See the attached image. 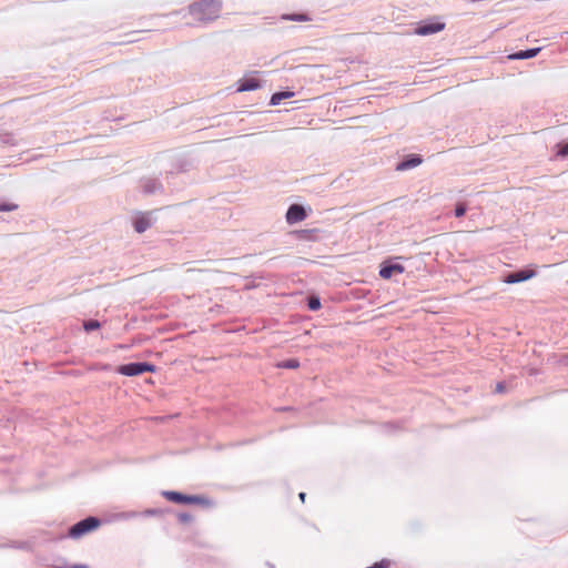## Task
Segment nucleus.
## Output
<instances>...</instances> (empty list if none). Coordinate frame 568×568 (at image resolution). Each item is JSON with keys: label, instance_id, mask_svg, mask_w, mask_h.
I'll list each match as a JSON object with an SVG mask.
<instances>
[{"label": "nucleus", "instance_id": "dca6fc26", "mask_svg": "<svg viewBox=\"0 0 568 568\" xmlns=\"http://www.w3.org/2000/svg\"><path fill=\"white\" fill-rule=\"evenodd\" d=\"M298 366H300V362L294 358L284 361L278 364V367L288 368V369H294V368H297Z\"/></svg>", "mask_w": 568, "mask_h": 568}, {"label": "nucleus", "instance_id": "2eb2a0df", "mask_svg": "<svg viewBox=\"0 0 568 568\" xmlns=\"http://www.w3.org/2000/svg\"><path fill=\"white\" fill-rule=\"evenodd\" d=\"M282 18L284 20L298 21V22L311 21V17L308 14H306V13L284 14Z\"/></svg>", "mask_w": 568, "mask_h": 568}, {"label": "nucleus", "instance_id": "4be33fe9", "mask_svg": "<svg viewBox=\"0 0 568 568\" xmlns=\"http://www.w3.org/2000/svg\"><path fill=\"white\" fill-rule=\"evenodd\" d=\"M1 140L3 143H10V144H14V139H13V135L11 133H4L1 135Z\"/></svg>", "mask_w": 568, "mask_h": 568}, {"label": "nucleus", "instance_id": "393cba45", "mask_svg": "<svg viewBox=\"0 0 568 568\" xmlns=\"http://www.w3.org/2000/svg\"><path fill=\"white\" fill-rule=\"evenodd\" d=\"M505 387H506V386H505V384H504V383H498V384L496 385V392H497V393H503V392H505Z\"/></svg>", "mask_w": 568, "mask_h": 568}, {"label": "nucleus", "instance_id": "1a4fd4ad", "mask_svg": "<svg viewBox=\"0 0 568 568\" xmlns=\"http://www.w3.org/2000/svg\"><path fill=\"white\" fill-rule=\"evenodd\" d=\"M141 187L143 193L149 195L162 191V184L156 179L151 178L143 179Z\"/></svg>", "mask_w": 568, "mask_h": 568}, {"label": "nucleus", "instance_id": "0eeeda50", "mask_svg": "<svg viewBox=\"0 0 568 568\" xmlns=\"http://www.w3.org/2000/svg\"><path fill=\"white\" fill-rule=\"evenodd\" d=\"M307 214L300 204H292L286 212V221L288 224H295L306 219Z\"/></svg>", "mask_w": 568, "mask_h": 568}, {"label": "nucleus", "instance_id": "9b49d317", "mask_svg": "<svg viewBox=\"0 0 568 568\" xmlns=\"http://www.w3.org/2000/svg\"><path fill=\"white\" fill-rule=\"evenodd\" d=\"M260 87H261V84L256 79H254V78L244 79L240 82L237 92L253 91V90L258 89Z\"/></svg>", "mask_w": 568, "mask_h": 568}, {"label": "nucleus", "instance_id": "aec40b11", "mask_svg": "<svg viewBox=\"0 0 568 568\" xmlns=\"http://www.w3.org/2000/svg\"><path fill=\"white\" fill-rule=\"evenodd\" d=\"M178 519L182 524H187V523H191L193 520V517L190 514H187V513H180L178 515Z\"/></svg>", "mask_w": 568, "mask_h": 568}, {"label": "nucleus", "instance_id": "b1692460", "mask_svg": "<svg viewBox=\"0 0 568 568\" xmlns=\"http://www.w3.org/2000/svg\"><path fill=\"white\" fill-rule=\"evenodd\" d=\"M18 207L16 204H0V212L13 211Z\"/></svg>", "mask_w": 568, "mask_h": 568}, {"label": "nucleus", "instance_id": "20e7f679", "mask_svg": "<svg viewBox=\"0 0 568 568\" xmlns=\"http://www.w3.org/2000/svg\"><path fill=\"white\" fill-rule=\"evenodd\" d=\"M155 366L145 362H136L121 365L118 372L125 376H138L146 372H154Z\"/></svg>", "mask_w": 568, "mask_h": 568}, {"label": "nucleus", "instance_id": "4468645a", "mask_svg": "<svg viewBox=\"0 0 568 568\" xmlns=\"http://www.w3.org/2000/svg\"><path fill=\"white\" fill-rule=\"evenodd\" d=\"M294 93L291 91L276 92L271 97L270 104L277 105L282 100L293 97Z\"/></svg>", "mask_w": 568, "mask_h": 568}, {"label": "nucleus", "instance_id": "39448f33", "mask_svg": "<svg viewBox=\"0 0 568 568\" xmlns=\"http://www.w3.org/2000/svg\"><path fill=\"white\" fill-rule=\"evenodd\" d=\"M445 23L440 21H424L415 29L418 36H430L444 30Z\"/></svg>", "mask_w": 568, "mask_h": 568}, {"label": "nucleus", "instance_id": "bb28decb", "mask_svg": "<svg viewBox=\"0 0 568 568\" xmlns=\"http://www.w3.org/2000/svg\"><path fill=\"white\" fill-rule=\"evenodd\" d=\"M298 497H300V499H301L302 501H304V500H305V493H301V494L298 495Z\"/></svg>", "mask_w": 568, "mask_h": 568}, {"label": "nucleus", "instance_id": "ddd939ff", "mask_svg": "<svg viewBox=\"0 0 568 568\" xmlns=\"http://www.w3.org/2000/svg\"><path fill=\"white\" fill-rule=\"evenodd\" d=\"M420 162H422L420 158L412 156L405 161H402L397 165V170L404 171V170L413 169V168L417 166L418 164H420Z\"/></svg>", "mask_w": 568, "mask_h": 568}, {"label": "nucleus", "instance_id": "6e6552de", "mask_svg": "<svg viewBox=\"0 0 568 568\" xmlns=\"http://www.w3.org/2000/svg\"><path fill=\"white\" fill-rule=\"evenodd\" d=\"M532 276H535L534 271L520 270V271L507 274L504 277V282L507 284H515V283H520V282L527 281V280L531 278Z\"/></svg>", "mask_w": 568, "mask_h": 568}, {"label": "nucleus", "instance_id": "f03ea898", "mask_svg": "<svg viewBox=\"0 0 568 568\" xmlns=\"http://www.w3.org/2000/svg\"><path fill=\"white\" fill-rule=\"evenodd\" d=\"M162 496L176 504H192V505H200L204 507H211L213 505L212 500L204 496L200 495H184L179 491L173 490H164L162 491Z\"/></svg>", "mask_w": 568, "mask_h": 568}, {"label": "nucleus", "instance_id": "423d86ee", "mask_svg": "<svg viewBox=\"0 0 568 568\" xmlns=\"http://www.w3.org/2000/svg\"><path fill=\"white\" fill-rule=\"evenodd\" d=\"M153 223H154V219L152 217V213L145 212V213H139L134 217L133 226L138 233H143L148 229H150L153 225Z\"/></svg>", "mask_w": 568, "mask_h": 568}, {"label": "nucleus", "instance_id": "f8f14e48", "mask_svg": "<svg viewBox=\"0 0 568 568\" xmlns=\"http://www.w3.org/2000/svg\"><path fill=\"white\" fill-rule=\"evenodd\" d=\"M539 51H540V48H532V49H528V50H521V51H518V52L509 55V58L510 59H515V60H526V59H530V58L536 57Z\"/></svg>", "mask_w": 568, "mask_h": 568}, {"label": "nucleus", "instance_id": "7ed1b4c3", "mask_svg": "<svg viewBox=\"0 0 568 568\" xmlns=\"http://www.w3.org/2000/svg\"><path fill=\"white\" fill-rule=\"evenodd\" d=\"M100 520L95 517H87L83 520H80L79 523L74 524L69 529V537L71 538H80L81 536L85 535L87 532L92 531L97 527H99Z\"/></svg>", "mask_w": 568, "mask_h": 568}, {"label": "nucleus", "instance_id": "f257e3e1", "mask_svg": "<svg viewBox=\"0 0 568 568\" xmlns=\"http://www.w3.org/2000/svg\"><path fill=\"white\" fill-rule=\"evenodd\" d=\"M222 10L221 0H197L187 7L189 14L199 24H206L216 20Z\"/></svg>", "mask_w": 568, "mask_h": 568}, {"label": "nucleus", "instance_id": "f3484780", "mask_svg": "<svg viewBox=\"0 0 568 568\" xmlns=\"http://www.w3.org/2000/svg\"><path fill=\"white\" fill-rule=\"evenodd\" d=\"M307 306L311 311H317L321 307V301L317 296H311L307 302Z\"/></svg>", "mask_w": 568, "mask_h": 568}, {"label": "nucleus", "instance_id": "9d476101", "mask_svg": "<svg viewBox=\"0 0 568 568\" xmlns=\"http://www.w3.org/2000/svg\"><path fill=\"white\" fill-rule=\"evenodd\" d=\"M404 272V266L400 264H385L379 270V276L383 278H390L393 274H400Z\"/></svg>", "mask_w": 568, "mask_h": 568}, {"label": "nucleus", "instance_id": "412c9836", "mask_svg": "<svg viewBox=\"0 0 568 568\" xmlns=\"http://www.w3.org/2000/svg\"><path fill=\"white\" fill-rule=\"evenodd\" d=\"M466 213V205L464 203H458L455 207V216L462 217Z\"/></svg>", "mask_w": 568, "mask_h": 568}, {"label": "nucleus", "instance_id": "a878e982", "mask_svg": "<svg viewBox=\"0 0 568 568\" xmlns=\"http://www.w3.org/2000/svg\"><path fill=\"white\" fill-rule=\"evenodd\" d=\"M70 568H88V566L83 565V564H77V565L71 566Z\"/></svg>", "mask_w": 568, "mask_h": 568}, {"label": "nucleus", "instance_id": "6ab92c4d", "mask_svg": "<svg viewBox=\"0 0 568 568\" xmlns=\"http://www.w3.org/2000/svg\"><path fill=\"white\" fill-rule=\"evenodd\" d=\"M567 155H568V143L559 144L558 145V151H557V156L566 158Z\"/></svg>", "mask_w": 568, "mask_h": 568}, {"label": "nucleus", "instance_id": "a211bd4d", "mask_svg": "<svg viewBox=\"0 0 568 568\" xmlns=\"http://www.w3.org/2000/svg\"><path fill=\"white\" fill-rule=\"evenodd\" d=\"M83 327L87 332H92L100 327V323L95 320H90V321L84 322Z\"/></svg>", "mask_w": 568, "mask_h": 568}, {"label": "nucleus", "instance_id": "5701e85b", "mask_svg": "<svg viewBox=\"0 0 568 568\" xmlns=\"http://www.w3.org/2000/svg\"><path fill=\"white\" fill-rule=\"evenodd\" d=\"M162 514V510L161 509H158V508H151V509H146L143 515L144 516H159Z\"/></svg>", "mask_w": 568, "mask_h": 568}]
</instances>
